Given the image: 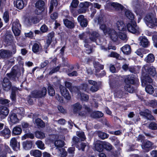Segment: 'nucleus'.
I'll return each instance as SVG.
<instances>
[{
    "mask_svg": "<svg viewBox=\"0 0 157 157\" xmlns=\"http://www.w3.org/2000/svg\"><path fill=\"white\" fill-rule=\"evenodd\" d=\"M155 69L153 66L149 64H146L142 67V75L141 77L142 86H144L146 84L147 80L148 82L151 83L152 79L148 76V75L154 76L156 74Z\"/></svg>",
    "mask_w": 157,
    "mask_h": 157,
    "instance_id": "obj_1",
    "label": "nucleus"
},
{
    "mask_svg": "<svg viewBox=\"0 0 157 157\" xmlns=\"http://www.w3.org/2000/svg\"><path fill=\"white\" fill-rule=\"evenodd\" d=\"M135 81H137L138 79L137 78H135L133 75L127 76L125 79L126 83L124 86L125 90L130 93H133L134 91V89L131 88L130 85L128 83L134 84Z\"/></svg>",
    "mask_w": 157,
    "mask_h": 157,
    "instance_id": "obj_2",
    "label": "nucleus"
},
{
    "mask_svg": "<svg viewBox=\"0 0 157 157\" xmlns=\"http://www.w3.org/2000/svg\"><path fill=\"white\" fill-rule=\"evenodd\" d=\"M88 86L87 84H82L80 87L79 89H78L75 93V95L77 96V98H80L82 100L86 101L88 99V96L86 94L81 93V90H84L87 91L88 90Z\"/></svg>",
    "mask_w": 157,
    "mask_h": 157,
    "instance_id": "obj_3",
    "label": "nucleus"
},
{
    "mask_svg": "<svg viewBox=\"0 0 157 157\" xmlns=\"http://www.w3.org/2000/svg\"><path fill=\"white\" fill-rule=\"evenodd\" d=\"M144 19L146 24L150 28H152L157 25V19L153 14L147 15Z\"/></svg>",
    "mask_w": 157,
    "mask_h": 157,
    "instance_id": "obj_4",
    "label": "nucleus"
},
{
    "mask_svg": "<svg viewBox=\"0 0 157 157\" xmlns=\"http://www.w3.org/2000/svg\"><path fill=\"white\" fill-rule=\"evenodd\" d=\"M55 145L56 147L55 150L58 152V154L60 155L62 157H65L67 155V152L62 147L64 145L63 141L60 140H56L55 142Z\"/></svg>",
    "mask_w": 157,
    "mask_h": 157,
    "instance_id": "obj_5",
    "label": "nucleus"
},
{
    "mask_svg": "<svg viewBox=\"0 0 157 157\" xmlns=\"http://www.w3.org/2000/svg\"><path fill=\"white\" fill-rule=\"evenodd\" d=\"M127 28L128 31L133 33L139 34L140 31L135 21H130L127 25Z\"/></svg>",
    "mask_w": 157,
    "mask_h": 157,
    "instance_id": "obj_6",
    "label": "nucleus"
},
{
    "mask_svg": "<svg viewBox=\"0 0 157 157\" xmlns=\"http://www.w3.org/2000/svg\"><path fill=\"white\" fill-rule=\"evenodd\" d=\"M21 28V25L19 23L18 20H16L13 23L12 30L15 36H18L20 34Z\"/></svg>",
    "mask_w": 157,
    "mask_h": 157,
    "instance_id": "obj_7",
    "label": "nucleus"
},
{
    "mask_svg": "<svg viewBox=\"0 0 157 157\" xmlns=\"http://www.w3.org/2000/svg\"><path fill=\"white\" fill-rule=\"evenodd\" d=\"M107 4L106 6L105 7L106 9H110L113 8L117 10H124V8L123 6L117 2H111L109 3H107Z\"/></svg>",
    "mask_w": 157,
    "mask_h": 157,
    "instance_id": "obj_8",
    "label": "nucleus"
},
{
    "mask_svg": "<svg viewBox=\"0 0 157 157\" xmlns=\"http://www.w3.org/2000/svg\"><path fill=\"white\" fill-rule=\"evenodd\" d=\"M47 93V90L45 87H43L40 91L37 90L33 91L31 94V96L33 98H41L45 96Z\"/></svg>",
    "mask_w": 157,
    "mask_h": 157,
    "instance_id": "obj_9",
    "label": "nucleus"
},
{
    "mask_svg": "<svg viewBox=\"0 0 157 157\" xmlns=\"http://www.w3.org/2000/svg\"><path fill=\"white\" fill-rule=\"evenodd\" d=\"M10 145L14 151H17L20 149V143L17 141L15 138L13 137L11 139L10 142Z\"/></svg>",
    "mask_w": 157,
    "mask_h": 157,
    "instance_id": "obj_10",
    "label": "nucleus"
},
{
    "mask_svg": "<svg viewBox=\"0 0 157 157\" xmlns=\"http://www.w3.org/2000/svg\"><path fill=\"white\" fill-rule=\"evenodd\" d=\"M44 2L42 1H38L36 2L35 6L36 8V14H40L44 10Z\"/></svg>",
    "mask_w": 157,
    "mask_h": 157,
    "instance_id": "obj_11",
    "label": "nucleus"
},
{
    "mask_svg": "<svg viewBox=\"0 0 157 157\" xmlns=\"http://www.w3.org/2000/svg\"><path fill=\"white\" fill-rule=\"evenodd\" d=\"M60 89L62 95L66 99L70 100L71 99V96L68 90L62 85L60 86Z\"/></svg>",
    "mask_w": 157,
    "mask_h": 157,
    "instance_id": "obj_12",
    "label": "nucleus"
},
{
    "mask_svg": "<svg viewBox=\"0 0 157 157\" xmlns=\"http://www.w3.org/2000/svg\"><path fill=\"white\" fill-rule=\"evenodd\" d=\"M98 23L100 25V29L103 31L105 35H107L108 31H109L110 29L107 28L105 25L103 23V21L102 18H98Z\"/></svg>",
    "mask_w": 157,
    "mask_h": 157,
    "instance_id": "obj_13",
    "label": "nucleus"
},
{
    "mask_svg": "<svg viewBox=\"0 0 157 157\" xmlns=\"http://www.w3.org/2000/svg\"><path fill=\"white\" fill-rule=\"evenodd\" d=\"M78 21L80 24L81 26L82 27H86L88 24L86 19L85 18L84 16L80 15L77 18Z\"/></svg>",
    "mask_w": 157,
    "mask_h": 157,
    "instance_id": "obj_14",
    "label": "nucleus"
},
{
    "mask_svg": "<svg viewBox=\"0 0 157 157\" xmlns=\"http://www.w3.org/2000/svg\"><path fill=\"white\" fill-rule=\"evenodd\" d=\"M8 120L10 122L15 124L18 122L19 119L17 117L16 114L13 113L10 115Z\"/></svg>",
    "mask_w": 157,
    "mask_h": 157,
    "instance_id": "obj_15",
    "label": "nucleus"
},
{
    "mask_svg": "<svg viewBox=\"0 0 157 157\" xmlns=\"http://www.w3.org/2000/svg\"><path fill=\"white\" fill-rule=\"evenodd\" d=\"M107 34L109 35L110 38L113 41H116L118 39V36L116 32L113 29H110Z\"/></svg>",
    "mask_w": 157,
    "mask_h": 157,
    "instance_id": "obj_16",
    "label": "nucleus"
},
{
    "mask_svg": "<svg viewBox=\"0 0 157 157\" xmlns=\"http://www.w3.org/2000/svg\"><path fill=\"white\" fill-rule=\"evenodd\" d=\"M9 111L7 107L2 106L0 107V118L3 119L9 113Z\"/></svg>",
    "mask_w": 157,
    "mask_h": 157,
    "instance_id": "obj_17",
    "label": "nucleus"
},
{
    "mask_svg": "<svg viewBox=\"0 0 157 157\" xmlns=\"http://www.w3.org/2000/svg\"><path fill=\"white\" fill-rule=\"evenodd\" d=\"M118 30L122 31H124L126 30L125 25L124 22L121 20L117 21L115 23Z\"/></svg>",
    "mask_w": 157,
    "mask_h": 157,
    "instance_id": "obj_18",
    "label": "nucleus"
},
{
    "mask_svg": "<svg viewBox=\"0 0 157 157\" xmlns=\"http://www.w3.org/2000/svg\"><path fill=\"white\" fill-rule=\"evenodd\" d=\"M11 132L7 128H5L3 130L0 132V135L6 138H8L10 136Z\"/></svg>",
    "mask_w": 157,
    "mask_h": 157,
    "instance_id": "obj_19",
    "label": "nucleus"
},
{
    "mask_svg": "<svg viewBox=\"0 0 157 157\" xmlns=\"http://www.w3.org/2000/svg\"><path fill=\"white\" fill-rule=\"evenodd\" d=\"M151 113V111L148 109H146L144 112H140V114L141 116H144L149 120H153L154 119V117Z\"/></svg>",
    "mask_w": 157,
    "mask_h": 157,
    "instance_id": "obj_20",
    "label": "nucleus"
},
{
    "mask_svg": "<svg viewBox=\"0 0 157 157\" xmlns=\"http://www.w3.org/2000/svg\"><path fill=\"white\" fill-rule=\"evenodd\" d=\"M39 21L38 19L36 17H30L26 20V24L30 26L32 24H36Z\"/></svg>",
    "mask_w": 157,
    "mask_h": 157,
    "instance_id": "obj_21",
    "label": "nucleus"
},
{
    "mask_svg": "<svg viewBox=\"0 0 157 157\" xmlns=\"http://www.w3.org/2000/svg\"><path fill=\"white\" fill-rule=\"evenodd\" d=\"M2 86L4 89L6 90H9L11 87L10 82L6 78H5L3 80Z\"/></svg>",
    "mask_w": 157,
    "mask_h": 157,
    "instance_id": "obj_22",
    "label": "nucleus"
},
{
    "mask_svg": "<svg viewBox=\"0 0 157 157\" xmlns=\"http://www.w3.org/2000/svg\"><path fill=\"white\" fill-rule=\"evenodd\" d=\"M140 41V45L143 47H147L148 44V41L147 39L145 37L140 36L139 38Z\"/></svg>",
    "mask_w": 157,
    "mask_h": 157,
    "instance_id": "obj_23",
    "label": "nucleus"
},
{
    "mask_svg": "<svg viewBox=\"0 0 157 157\" xmlns=\"http://www.w3.org/2000/svg\"><path fill=\"white\" fill-rule=\"evenodd\" d=\"M152 145V143L151 142L149 141H147L142 146V148L145 151H148L150 148L151 147Z\"/></svg>",
    "mask_w": 157,
    "mask_h": 157,
    "instance_id": "obj_24",
    "label": "nucleus"
},
{
    "mask_svg": "<svg viewBox=\"0 0 157 157\" xmlns=\"http://www.w3.org/2000/svg\"><path fill=\"white\" fill-rule=\"evenodd\" d=\"M149 83L148 82V80H147L146 85L144 86H146L145 90L147 93L150 94H152L154 92V88L151 86L148 85V84Z\"/></svg>",
    "mask_w": 157,
    "mask_h": 157,
    "instance_id": "obj_25",
    "label": "nucleus"
},
{
    "mask_svg": "<svg viewBox=\"0 0 157 157\" xmlns=\"http://www.w3.org/2000/svg\"><path fill=\"white\" fill-rule=\"evenodd\" d=\"M121 50L124 54L128 55L131 52V48L129 45H126L123 47L121 48Z\"/></svg>",
    "mask_w": 157,
    "mask_h": 157,
    "instance_id": "obj_26",
    "label": "nucleus"
},
{
    "mask_svg": "<svg viewBox=\"0 0 157 157\" xmlns=\"http://www.w3.org/2000/svg\"><path fill=\"white\" fill-rule=\"evenodd\" d=\"M14 5L17 8L19 9H21L23 8L24 4L22 0H17L14 2Z\"/></svg>",
    "mask_w": 157,
    "mask_h": 157,
    "instance_id": "obj_27",
    "label": "nucleus"
},
{
    "mask_svg": "<svg viewBox=\"0 0 157 157\" xmlns=\"http://www.w3.org/2000/svg\"><path fill=\"white\" fill-rule=\"evenodd\" d=\"M22 145L24 149L29 150L31 148L32 143L31 141H25L23 142Z\"/></svg>",
    "mask_w": 157,
    "mask_h": 157,
    "instance_id": "obj_28",
    "label": "nucleus"
},
{
    "mask_svg": "<svg viewBox=\"0 0 157 157\" xmlns=\"http://www.w3.org/2000/svg\"><path fill=\"white\" fill-rule=\"evenodd\" d=\"M30 154L35 157H40L42 155L41 151L37 150H32L30 152Z\"/></svg>",
    "mask_w": 157,
    "mask_h": 157,
    "instance_id": "obj_29",
    "label": "nucleus"
},
{
    "mask_svg": "<svg viewBox=\"0 0 157 157\" xmlns=\"http://www.w3.org/2000/svg\"><path fill=\"white\" fill-rule=\"evenodd\" d=\"M65 85L68 88L70 91L72 93L75 94L78 89L76 87H71V84L69 82H65Z\"/></svg>",
    "mask_w": 157,
    "mask_h": 157,
    "instance_id": "obj_30",
    "label": "nucleus"
},
{
    "mask_svg": "<svg viewBox=\"0 0 157 157\" xmlns=\"http://www.w3.org/2000/svg\"><path fill=\"white\" fill-rule=\"evenodd\" d=\"M99 34L96 32H93L90 36V38L91 40L93 41H96L98 39Z\"/></svg>",
    "mask_w": 157,
    "mask_h": 157,
    "instance_id": "obj_31",
    "label": "nucleus"
},
{
    "mask_svg": "<svg viewBox=\"0 0 157 157\" xmlns=\"http://www.w3.org/2000/svg\"><path fill=\"white\" fill-rule=\"evenodd\" d=\"M54 33L53 32H52L48 34V38H47L46 40L47 46H48L51 43L52 41V38L54 36Z\"/></svg>",
    "mask_w": 157,
    "mask_h": 157,
    "instance_id": "obj_32",
    "label": "nucleus"
},
{
    "mask_svg": "<svg viewBox=\"0 0 157 157\" xmlns=\"http://www.w3.org/2000/svg\"><path fill=\"white\" fill-rule=\"evenodd\" d=\"M0 56L2 58H7L10 56V53L9 51H2L0 52Z\"/></svg>",
    "mask_w": 157,
    "mask_h": 157,
    "instance_id": "obj_33",
    "label": "nucleus"
},
{
    "mask_svg": "<svg viewBox=\"0 0 157 157\" xmlns=\"http://www.w3.org/2000/svg\"><path fill=\"white\" fill-rule=\"evenodd\" d=\"M63 22L65 25L68 28H72L74 26V23L68 19L63 20Z\"/></svg>",
    "mask_w": 157,
    "mask_h": 157,
    "instance_id": "obj_34",
    "label": "nucleus"
},
{
    "mask_svg": "<svg viewBox=\"0 0 157 157\" xmlns=\"http://www.w3.org/2000/svg\"><path fill=\"white\" fill-rule=\"evenodd\" d=\"M126 17L131 20V21H135L134 15L130 11L126 10L125 12Z\"/></svg>",
    "mask_w": 157,
    "mask_h": 157,
    "instance_id": "obj_35",
    "label": "nucleus"
},
{
    "mask_svg": "<svg viewBox=\"0 0 157 157\" xmlns=\"http://www.w3.org/2000/svg\"><path fill=\"white\" fill-rule=\"evenodd\" d=\"M103 142L100 141L98 143L96 144L95 147L96 150L98 151H102L103 148Z\"/></svg>",
    "mask_w": 157,
    "mask_h": 157,
    "instance_id": "obj_36",
    "label": "nucleus"
},
{
    "mask_svg": "<svg viewBox=\"0 0 157 157\" xmlns=\"http://www.w3.org/2000/svg\"><path fill=\"white\" fill-rule=\"evenodd\" d=\"M22 129L21 128L18 126H16L14 127L12 131L13 133L15 135H20Z\"/></svg>",
    "mask_w": 157,
    "mask_h": 157,
    "instance_id": "obj_37",
    "label": "nucleus"
},
{
    "mask_svg": "<svg viewBox=\"0 0 157 157\" xmlns=\"http://www.w3.org/2000/svg\"><path fill=\"white\" fill-rule=\"evenodd\" d=\"M155 60V57L153 55L150 54L145 58L144 60L147 62H152Z\"/></svg>",
    "mask_w": 157,
    "mask_h": 157,
    "instance_id": "obj_38",
    "label": "nucleus"
},
{
    "mask_svg": "<svg viewBox=\"0 0 157 157\" xmlns=\"http://www.w3.org/2000/svg\"><path fill=\"white\" fill-rule=\"evenodd\" d=\"M58 4L57 0H51L49 8V12L52 11L54 7L56 6Z\"/></svg>",
    "mask_w": 157,
    "mask_h": 157,
    "instance_id": "obj_39",
    "label": "nucleus"
},
{
    "mask_svg": "<svg viewBox=\"0 0 157 157\" xmlns=\"http://www.w3.org/2000/svg\"><path fill=\"white\" fill-rule=\"evenodd\" d=\"M35 123L38 126L43 127L45 126V124L40 119L37 118L35 120Z\"/></svg>",
    "mask_w": 157,
    "mask_h": 157,
    "instance_id": "obj_40",
    "label": "nucleus"
},
{
    "mask_svg": "<svg viewBox=\"0 0 157 157\" xmlns=\"http://www.w3.org/2000/svg\"><path fill=\"white\" fill-rule=\"evenodd\" d=\"M36 137L39 139H42L45 137V134L43 132L37 131L35 133Z\"/></svg>",
    "mask_w": 157,
    "mask_h": 157,
    "instance_id": "obj_41",
    "label": "nucleus"
},
{
    "mask_svg": "<svg viewBox=\"0 0 157 157\" xmlns=\"http://www.w3.org/2000/svg\"><path fill=\"white\" fill-rule=\"evenodd\" d=\"M74 111L75 112H78L82 109V106L79 104L77 103L74 104Z\"/></svg>",
    "mask_w": 157,
    "mask_h": 157,
    "instance_id": "obj_42",
    "label": "nucleus"
},
{
    "mask_svg": "<svg viewBox=\"0 0 157 157\" xmlns=\"http://www.w3.org/2000/svg\"><path fill=\"white\" fill-rule=\"evenodd\" d=\"M48 92L50 96H53L55 94V91L52 86L49 85L48 86Z\"/></svg>",
    "mask_w": 157,
    "mask_h": 157,
    "instance_id": "obj_43",
    "label": "nucleus"
},
{
    "mask_svg": "<svg viewBox=\"0 0 157 157\" xmlns=\"http://www.w3.org/2000/svg\"><path fill=\"white\" fill-rule=\"evenodd\" d=\"M36 144L37 145V147L43 150L45 148L44 144L40 140H38L37 141L36 143Z\"/></svg>",
    "mask_w": 157,
    "mask_h": 157,
    "instance_id": "obj_44",
    "label": "nucleus"
},
{
    "mask_svg": "<svg viewBox=\"0 0 157 157\" xmlns=\"http://www.w3.org/2000/svg\"><path fill=\"white\" fill-rule=\"evenodd\" d=\"M98 136L102 139L107 138L108 137V135L104 132L99 131L98 132Z\"/></svg>",
    "mask_w": 157,
    "mask_h": 157,
    "instance_id": "obj_45",
    "label": "nucleus"
},
{
    "mask_svg": "<svg viewBox=\"0 0 157 157\" xmlns=\"http://www.w3.org/2000/svg\"><path fill=\"white\" fill-rule=\"evenodd\" d=\"M94 67L95 68L96 70L100 69H103V66L102 65L100 64L98 62H95L94 63Z\"/></svg>",
    "mask_w": 157,
    "mask_h": 157,
    "instance_id": "obj_46",
    "label": "nucleus"
},
{
    "mask_svg": "<svg viewBox=\"0 0 157 157\" xmlns=\"http://www.w3.org/2000/svg\"><path fill=\"white\" fill-rule=\"evenodd\" d=\"M40 46L38 44L36 43L34 44L32 47V50L34 52H38L40 49Z\"/></svg>",
    "mask_w": 157,
    "mask_h": 157,
    "instance_id": "obj_47",
    "label": "nucleus"
},
{
    "mask_svg": "<svg viewBox=\"0 0 157 157\" xmlns=\"http://www.w3.org/2000/svg\"><path fill=\"white\" fill-rule=\"evenodd\" d=\"M103 147L107 150H110L112 148V145L109 143L106 142H103Z\"/></svg>",
    "mask_w": 157,
    "mask_h": 157,
    "instance_id": "obj_48",
    "label": "nucleus"
},
{
    "mask_svg": "<svg viewBox=\"0 0 157 157\" xmlns=\"http://www.w3.org/2000/svg\"><path fill=\"white\" fill-rule=\"evenodd\" d=\"M119 36L121 40L124 41H126L127 40V37L126 34L123 32H120L119 34Z\"/></svg>",
    "mask_w": 157,
    "mask_h": 157,
    "instance_id": "obj_49",
    "label": "nucleus"
},
{
    "mask_svg": "<svg viewBox=\"0 0 157 157\" xmlns=\"http://www.w3.org/2000/svg\"><path fill=\"white\" fill-rule=\"evenodd\" d=\"M77 135L78 136L81 138V139L82 141L86 139L84 133L83 132H77Z\"/></svg>",
    "mask_w": 157,
    "mask_h": 157,
    "instance_id": "obj_50",
    "label": "nucleus"
},
{
    "mask_svg": "<svg viewBox=\"0 0 157 157\" xmlns=\"http://www.w3.org/2000/svg\"><path fill=\"white\" fill-rule=\"evenodd\" d=\"M17 88L15 87H13L12 89V92L10 96V98L13 100H14L15 99V90H17Z\"/></svg>",
    "mask_w": 157,
    "mask_h": 157,
    "instance_id": "obj_51",
    "label": "nucleus"
},
{
    "mask_svg": "<svg viewBox=\"0 0 157 157\" xmlns=\"http://www.w3.org/2000/svg\"><path fill=\"white\" fill-rule=\"evenodd\" d=\"M149 128L151 129L155 130L157 129V124L154 122H151L149 125Z\"/></svg>",
    "mask_w": 157,
    "mask_h": 157,
    "instance_id": "obj_52",
    "label": "nucleus"
},
{
    "mask_svg": "<svg viewBox=\"0 0 157 157\" xmlns=\"http://www.w3.org/2000/svg\"><path fill=\"white\" fill-rule=\"evenodd\" d=\"M79 3V1L78 0H73L71 4V6L73 8L76 7Z\"/></svg>",
    "mask_w": 157,
    "mask_h": 157,
    "instance_id": "obj_53",
    "label": "nucleus"
},
{
    "mask_svg": "<svg viewBox=\"0 0 157 157\" xmlns=\"http://www.w3.org/2000/svg\"><path fill=\"white\" fill-rule=\"evenodd\" d=\"M144 51V49H139L136 51V52L137 55L140 56L141 58H142L143 56L142 53Z\"/></svg>",
    "mask_w": 157,
    "mask_h": 157,
    "instance_id": "obj_54",
    "label": "nucleus"
},
{
    "mask_svg": "<svg viewBox=\"0 0 157 157\" xmlns=\"http://www.w3.org/2000/svg\"><path fill=\"white\" fill-rule=\"evenodd\" d=\"M17 113L20 114L21 116V118L22 116H23L24 114V110L23 108H20L17 109Z\"/></svg>",
    "mask_w": 157,
    "mask_h": 157,
    "instance_id": "obj_55",
    "label": "nucleus"
},
{
    "mask_svg": "<svg viewBox=\"0 0 157 157\" xmlns=\"http://www.w3.org/2000/svg\"><path fill=\"white\" fill-rule=\"evenodd\" d=\"M40 30L42 32L45 33L47 31L48 28L46 25H43L41 27Z\"/></svg>",
    "mask_w": 157,
    "mask_h": 157,
    "instance_id": "obj_56",
    "label": "nucleus"
},
{
    "mask_svg": "<svg viewBox=\"0 0 157 157\" xmlns=\"http://www.w3.org/2000/svg\"><path fill=\"white\" fill-rule=\"evenodd\" d=\"M122 91L121 90L116 91L114 93V96L116 97L121 98L122 96Z\"/></svg>",
    "mask_w": 157,
    "mask_h": 157,
    "instance_id": "obj_57",
    "label": "nucleus"
},
{
    "mask_svg": "<svg viewBox=\"0 0 157 157\" xmlns=\"http://www.w3.org/2000/svg\"><path fill=\"white\" fill-rule=\"evenodd\" d=\"M87 144L86 143H82L80 144V146H78V147L79 150H84V149L86 147Z\"/></svg>",
    "mask_w": 157,
    "mask_h": 157,
    "instance_id": "obj_58",
    "label": "nucleus"
},
{
    "mask_svg": "<svg viewBox=\"0 0 157 157\" xmlns=\"http://www.w3.org/2000/svg\"><path fill=\"white\" fill-rule=\"evenodd\" d=\"M3 18L6 22H7L9 20L8 13L7 12H5L4 13Z\"/></svg>",
    "mask_w": 157,
    "mask_h": 157,
    "instance_id": "obj_59",
    "label": "nucleus"
},
{
    "mask_svg": "<svg viewBox=\"0 0 157 157\" xmlns=\"http://www.w3.org/2000/svg\"><path fill=\"white\" fill-rule=\"evenodd\" d=\"M109 57H115L118 58L119 57V55L118 54L114 52H112L108 55Z\"/></svg>",
    "mask_w": 157,
    "mask_h": 157,
    "instance_id": "obj_60",
    "label": "nucleus"
},
{
    "mask_svg": "<svg viewBox=\"0 0 157 157\" xmlns=\"http://www.w3.org/2000/svg\"><path fill=\"white\" fill-rule=\"evenodd\" d=\"M90 4H91V3L90 2H84L81 3L79 4V6L81 7H88L90 5Z\"/></svg>",
    "mask_w": 157,
    "mask_h": 157,
    "instance_id": "obj_61",
    "label": "nucleus"
},
{
    "mask_svg": "<svg viewBox=\"0 0 157 157\" xmlns=\"http://www.w3.org/2000/svg\"><path fill=\"white\" fill-rule=\"evenodd\" d=\"M94 113L95 114V117H96L99 118L101 117L103 115V113L100 112H97Z\"/></svg>",
    "mask_w": 157,
    "mask_h": 157,
    "instance_id": "obj_62",
    "label": "nucleus"
},
{
    "mask_svg": "<svg viewBox=\"0 0 157 157\" xmlns=\"http://www.w3.org/2000/svg\"><path fill=\"white\" fill-rule=\"evenodd\" d=\"M11 35L9 33L6 34L4 36V38L6 40H10L11 39Z\"/></svg>",
    "mask_w": 157,
    "mask_h": 157,
    "instance_id": "obj_63",
    "label": "nucleus"
},
{
    "mask_svg": "<svg viewBox=\"0 0 157 157\" xmlns=\"http://www.w3.org/2000/svg\"><path fill=\"white\" fill-rule=\"evenodd\" d=\"M150 102V104L151 106L153 107L157 106V101L152 100Z\"/></svg>",
    "mask_w": 157,
    "mask_h": 157,
    "instance_id": "obj_64",
    "label": "nucleus"
}]
</instances>
